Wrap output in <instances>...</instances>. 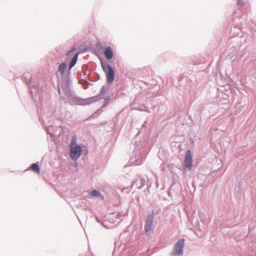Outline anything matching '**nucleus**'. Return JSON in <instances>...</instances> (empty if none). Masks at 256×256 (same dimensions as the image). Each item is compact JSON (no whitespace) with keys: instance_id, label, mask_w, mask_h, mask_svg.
Listing matches in <instances>:
<instances>
[{"instance_id":"10","label":"nucleus","mask_w":256,"mask_h":256,"mask_svg":"<svg viewBox=\"0 0 256 256\" xmlns=\"http://www.w3.org/2000/svg\"><path fill=\"white\" fill-rule=\"evenodd\" d=\"M90 194V196H98L100 195V192L97 190H93Z\"/></svg>"},{"instance_id":"8","label":"nucleus","mask_w":256,"mask_h":256,"mask_svg":"<svg viewBox=\"0 0 256 256\" xmlns=\"http://www.w3.org/2000/svg\"><path fill=\"white\" fill-rule=\"evenodd\" d=\"M78 54L76 53L75 54L72 60H71V62L70 64V68H69L70 69L72 67H73L75 65V64L77 61V60H78Z\"/></svg>"},{"instance_id":"5","label":"nucleus","mask_w":256,"mask_h":256,"mask_svg":"<svg viewBox=\"0 0 256 256\" xmlns=\"http://www.w3.org/2000/svg\"><path fill=\"white\" fill-rule=\"evenodd\" d=\"M152 216L148 217L145 226V231L146 233H148L151 232L152 226Z\"/></svg>"},{"instance_id":"12","label":"nucleus","mask_w":256,"mask_h":256,"mask_svg":"<svg viewBox=\"0 0 256 256\" xmlns=\"http://www.w3.org/2000/svg\"><path fill=\"white\" fill-rule=\"evenodd\" d=\"M90 99H95V98H91Z\"/></svg>"},{"instance_id":"4","label":"nucleus","mask_w":256,"mask_h":256,"mask_svg":"<svg viewBox=\"0 0 256 256\" xmlns=\"http://www.w3.org/2000/svg\"><path fill=\"white\" fill-rule=\"evenodd\" d=\"M184 166L190 170L192 166V156L190 150L186 152L184 160Z\"/></svg>"},{"instance_id":"2","label":"nucleus","mask_w":256,"mask_h":256,"mask_svg":"<svg viewBox=\"0 0 256 256\" xmlns=\"http://www.w3.org/2000/svg\"><path fill=\"white\" fill-rule=\"evenodd\" d=\"M103 70L106 73L107 82L111 83L114 80V72L112 68L107 64H102Z\"/></svg>"},{"instance_id":"6","label":"nucleus","mask_w":256,"mask_h":256,"mask_svg":"<svg viewBox=\"0 0 256 256\" xmlns=\"http://www.w3.org/2000/svg\"><path fill=\"white\" fill-rule=\"evenodd\" d=\"M104 54L106 59H112L113 56V50L110 46H107L104 51Z\"/></svg>"},{"instance_id":"1","label":"nucleus","mask_w":256,"mask_h":256,"mask_svg":"<svg viewBox=\"0 0 256 256\" xmlns=\"http://www.w3.org/2000/svg\"><path fill=\"white\" fill-rule=\"evenodd\" d=\"M70 156L74 160H76L80 156L82 148L76 143V139L73 138L70 144Z\"/></svg>"},{"instance_id":"7","label":"nucleus","mask_w":256,"mask_h":256,"mask_svg":"<svg viewBox=\"0 0 256 256\" xmlns=\"http://www.w3.org/2000/svg\"><path fill=\"white\" fill-rule=\"evenodd\" d=\"M30 168L31 170L34 172H36L38 174H39L40 173V168H39L38 165L37 164H36V163L32 164L31 165Z\"/></svg>"},{"instance_id":"3","label":"nucleus","mask_w":256,"mask_h":256,"mask_svg":"<svg viewBox=\"0 0 256 256\" xmlns=\"http://www.w3.org/2000/svg\"><path fill=\"white\" fill-rule=\"evenodd\" d=\"M184 240H180L176 244L172 254L174 256L180 255L182 254V249L184 246Z\"/></svg>"},{"instance_id":"11","label":"nucleus","mask_w":256,"mask_h":256,"mask_svg":"<svg viewBox=\"0 0 256 256\" xmlns=\"http://www.w3.org/2000/svg\"><path fill=\"white\" fill-rule=\"evenodd\" d=\"M73 51H74V50H72V51H70V52H68V54H70L71 52H73Z\"/></svg>"},{"instance_id":"9","label":"nucleus","mask_w":256,"mask_h":256,"mask_svg":"<svg viewBox=\"0 0 256 256\" xmlns=\"http://www.w3.org/2000/svg\"><path fill=\"white\" fill-rule=\"evenodd\" d=\"M66 68V64L64 63H62L58 66V72L61 74H63Z\"/></svg>"}]
</instances>
